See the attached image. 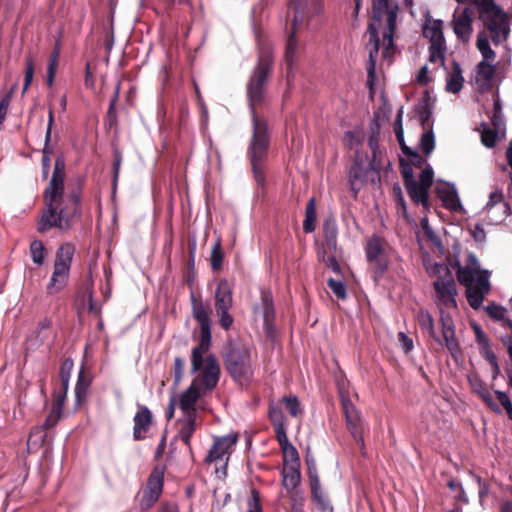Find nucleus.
<instances>
[{
    "mask_svg": "<svg viewBox=\"0 0 512 512\" xmlns=\"http://www.w3.org/2000/svg\"><path fill=\"white\" fill-rule=\"evenodd\" d=\"M327 286L337 298L344 300L347 297L346 287L342 281L329 278L327 280Z\"/></svg>",
    "mask_w": 512,
    "mask_h": 512,
    "instance_id": "nucleus-54",
    "label": "nucleus"
},
{
    "mask_svg": "<svg viewBox=\"0 0 512 512\" xmlns=\"http://www.w3.org/2000/svg\"><path fill=\"white\" fill-rule=\"evenodd\" d=\"M435 270L439 274L433 282L437 305L440 307V322L442 326V338L445 346L452 356L460 352V345L455 335L454 322L449 314H445L442 308L456 309V296L458 294L456 282L451 270L446 265H436Z\"/></svg>",
    "mask_w": 512,
    "mask_h": 512,
    "instance_id": "nucleus-3",
    "label": "nucleus"
},
{
    "mask_svg": "<svg viewBox=\"0 0 512 512\" xmlns=\"http://www.w3.org/2000/svg\"><path fill=\"white\" fill-rule=\"evenodd\" d=\"M485 22V25L491 34L492 42L495 45L500 44L502 40H505L508 37L510 29L503 14L497 17H489Z\"/></svg>",
    "mask_w": 512,
    "mask_h": 512,
    "instance_id": "nucleus-21",
    "label": "nucleus"
},
{
    "mask_svg": "<svg viewBox=\"0 0 512 512\" xmlns=\"http://www.w3.org/2000/svg\"><path fill=\"white\" fill-rule=\"evenodd\" d=\"M423 36L429 39L430 44H444L443 22L441 20H427L423 26Z\"/></svg>",
    "mask_w": 512,
    "mask_h": 512,
    "instance_id": "nucleus-26",
    "label": "nucleus"
},
{
    "mask_svg": "<svg viewBox=\"0 0 512 512\" xmlns=\"http://www.w3.org/2000/svg\"><path fill=\"white\" fill-rule=\"evenodd\" d=\"M497 140L498 133L495 129H485L481 134V141L488 148L494 147Z\"/></svg>",
    "mask_w": 512,
    "mask_h": 512,
    "instance_id": "nucleus-56",
    "label": "nucleus"
},
{
    "mask_svg": "<svg viewBox=\"0 0 512 512\" xmlns=\"http://www.w3.org/2000/svg\"><path fill=\"white\" fill-rule=\"evenodd\" d=\"M62 413L51 408L48 416L46 417L42 426L34 427L29 435V441L33 440L35 443L39 442L41 444L44 443L45 438L47 436V430L52 429L61 419Z\"/></svg>",
    "mask_w": 512,
    "mask_h": 512,
    "instance_id": "nucleus-23",
    "label": "nucleus"
},
{
    "mask_svg": "<svg viewBox=\"0 0 512 512\" xmlns=\"http://www.w3.org/2000/svg\"><path fill=\"white\" fill-rule=\"evenodd\" d=\"M34 76V63L32 58L26 59V69H25V77H24V85H23V91L22 93H25L29 86L32 83Z\"/></svg>",
    "mask_w": 512,
    "mask_h": 512,
    "instance_id": "nucleus-58",
    "label": "nucleus"
},
{
    "mask_svg": "<svg viewBox=\"0 0 512 512\" xmlns=\"http://www.w3.org/2000/svg\"><path fill=\"white\" fill-rule=\"evenodd\" d=\"M65 168L64 158L57 157L52 177L43 193L44 207L37 223L39 233H46L52 228L68 231L76 218L81 216L80 191L64 192Z\"/></svg>",
    "mask_w": 512,
    "mask_h": 512,
    "instance_id": "nucleus-2",
    "label": "nucleus"
},
{
    "mask_svg": "<svg viewBox=\"0 0 512 512\" xmlns=\"http://www.w3.org/2000/svg\"><path fill=\"white\" fill-rule=\"evenodd\" d=\"M489 272L481 270L478 272L476 285L466 287V298L470 307L474 310L482 306L485 296L490 292Z\"/></svg>",
    "mask_w": 512,
    "mask_h": 512,
    "instance_id": "nucleus-14",
    "label": "nucleus"
},
{
    "mask_svg": "<svg viewBox=\"0 0 512 512\" xmlns=\"http://www.w3.org/2000/svg\"><path fill=\"white\" fill-rule=\"evenodd\" d=\"M430 97L428 91H425L422 98L421 104L416 107V111L419 115L420 123L424 130L432 128L430 125V119L432 116V109L429 103Z\"/></svg>",
    "mask_w": 512,
    "mask_h": 512,
    "instance_id": "nucleus-33",
    "label": "nucleus"
},
{
    "mask_svg": "<svg viewBox=\"0 0 512 512\" xmlns=\"http://www.w3.org/2000/svg\"><path fill=\"white\" fill-rule=\"evenodd\" d=\"M322 10V0H290L288 5V15L293 13L291 32L288 35L285 62L287 69H292L298 48L296 33L302 28L303 24L312 16L319 14Z\"/></svg>",
    "mask_w": 512,
    "mask_h": 512,
    "instance_id": "nucleus-4",
    "label": "nucleus"
},
{
    "mask_svg": "<svg viewBox=\"0 0 512 512\" xmlns=\"http://www.w3.org/2000/svg\"><path fill=\"white\" fill-rule=\"evenodd\" d=\"M367 32L369 34V42L372 44L369 50V61L367 65L368 81L372 82L375 77L376 59L380 47V40L378 36V29L374 23H369Z\"/></svg>",
    "mask_w": 512,
    "mask_h": 512,
    "instance_id": "nucleus-22",
    "label": "nucleus"
},
{
    "mask_svg": "<svg viewBox=\"0 0 512 512\" xmlns=\"http://www.w3.org/2000/svg\"><path fill=\"white\" fill-rule=\"evenodd\" d=\"M273 428H274L276 439L280 445V448H282L283 446H287V444H289L290 442H289V439H288L287 433H286V425L277 426V427H273Z\"/></svg>",
    "mask_w": 512,
    "mask_h": 512,
    "instance_id": "nucleus-63",
    "label": "nucleus"
},
{
    "mask_svg": "<svg viewBox=\"0 0 512 512\" xmlns=\"http://www.w3.org/2000/svg\"><path fill=\"white\" fill-rule=\"evenodd\" d=\"M262 308H263V319L266 325H269L275 317L273 298L270 293H262L261 296Z\"/></svg>",
    "mask_w": 512,
    "mask_h": 512,
    "instance_id": "nucleus-41",
    "label": "nucleus"
},
{
    "mask_svg": "<svg viewBox=\"0 0 512 512\" xmlns=\"http://www.w3.org/2000/svg\"><path fill=\"white\" fill-rule=\"evenodd\" d=\"M447 487L452 491V492H455L456 495L454 496L455 500L462 503V504H468L469 503V499H468V496L461 484L460 481L456 480V479H453L451 478L448 482H447Z\"/></svg>",
    "mask_w": 512,
    "mask_h": 512,
    "instance_id": "nucleus-45",
    "label": "nucleus"
},
{
    "mask_svg": "<svg viewBox=\"0 0 512 512\" xmlns=\"http://www.w3.org/2000/svg\"><path fill=\"white\" fill-rule=\"evenodd\" d=\"M349 184L350 189L354 192L355 196L360 191L363 184V170L358 163H355L349 171Z\"/></svg>",
    "mask_w": 512,
    "mask_h": 512,
    "instance_id": "nucleus-38",
    "label": "nucleus"
},
{
    "mask_svg": "<svg viewBox=\"0 0 512 512\" xmlns=\"http://www.w3.org/2000/svg\"><path fill=\"white\" fill-rule=\"evenodd\" d=\"M203 391L198 386L191 383L189 388L182 392L179 406L184 415H197L195 405Z\"/></svg>",
    "mask_w": 512,
    "mask_h": 512,
    "instance_id": "nucleus-24",
    "label": "nucleus"
},
{
    "mask_svg": "<svg viewBox=\"0 0 512 512\" xmlns=\"http://www.w3.org/2000/svg\"><path fill=\"white\" fill-rule=\"evenodd\" d=\"M415 318H416L418 325L420 326V328L423 331H426L429 334V336L431 338H433L435 341H437L438 343H440V344L442 343L440 337L437 336V334L435 332L434 320H433L431 314L427 310H425L423 308L419 309L415 315Z\"/></svg>",
    "mask_w": 512,
    "mask_h": 512,
    "instance_id": "nucleus-29",
    "label": "nucleus"
},
{
    "mask_svg": "<svg viewBox=\"0 0 512 512\" xmlns=\"http://www.w3.org/2000/svg\"><path fill=\"white\" fill-rule=\"evenodd\" d=\"M190 302L193 318L200 327V341L192 349L191 353V372L198 371L203 364V354H206L211 346V320L209 316L210 306L205 304L200 295L191 293Z\"/></svg>",
    "mask_w": 512,
    "mask_h": 512,
    "instance_id": "nucleus-5",
    "label": "nucleus"
},
{
    "mask_svg": "<svg viewBox=\"0 0 512 512\" xmlns=\"http://www.w3.org/2000/svg\"><path fill=\"white\" fill-rule=\"evenodd\" d=\"M323 242L317 249V257H324L328 253L338 252V227L334 217H327L322 226Z\"/></svg>",
    "mask_w": 512,
    "mask_h": 512,
    "instance_id": "nucleus-15",
    "label": "nucleus"
},
{
    "mask_svg": "<svg viewBox=\"0 0 512 512\" xmlns=\"http://www.w3.org/2000/svg\"><path fill=\"white\" fill-rule=\"evenodd\" d=\"M198 372H200L199 375L195 377L192 383L203 392L213 390L217 386L221 374L220 365L215 355L203 356V364Z\"/></svg>",
    "mask_w": 512,
    "mask_h": 512,
    "instance_id": "nucleus-12",
    "label": "nucleus"
},
{
    "mask_svg": "<svg viewBox=\"0 0 512 512\" xmlns=\"http://www.w3.org/2000/svg\"><path fill=\"white\" fill-rule=\"evenodd\" d=\"M400 171L403 178V183L407 194L410 199H414L416 180L411 165L405 162L403 159L400 160Z\"/></svg>",
    "mask_w": 512,
    "mask_h": 512,
    "instance_id": "nucleus-31",
    "label": "nucleus"
},
{
    "mask_svg": "<svg viewBox=\"0 0 512 512\" xmlns=\"http://www.w3.org/2000/svg\"><path fill=\"white\" fill-rule=\"evenodd\" d=\"M435 193L447 210L457 212L462 209V205L454 185L449 183L437 185L435 187Z\"/></svg>",
    "mask_w": 512,
    "mask_h": 512,
    "instance_id": "nucleus-20",
    "label": "nucleus"
},
{
    "mask_svg": "<svg viewBox=\"0 0 512 512\" xmlns=\"http://www.w3.org/2000/svg\"><path fill=\"white\" fill-rule=\"evenodd\" d=\"M268 416L273 427L286 425V418L280 403L271 401L268 407Z\"/></svg>",
    "mask_w": 512,
    "mask_h": 512,
    "instance_id": "nucleus-39",
    "label": "nucleus"
},
{
    "mask_svg": "<svg viewBox=\"0 0 512 512\" xmlns=\"http://www.w3.org/2000/svg\"><path fill=\"white\" fill-rule=\"evenodd\" d=\"M215 312L219 319V325L225 331H228L233 323L234 318L230 314V309L233 306V286L225 278L219 280L217 288L215 290Z\"/></svg>",
    "mask_w": 512,
    "mask_h": 512,
    "instance_id": "nucleus-9",
    "label": "nucleus"
},
{
    "mask_svg": "<svg viewBox=\"0 0 512 512\" xmlns=\"http://www.w3.org/2000/svg\"><path fill=\"white\" fill-rule=\"evenodd\" d=\"M53 124H54V112L50 108L49 112H48V125H47L46 134H45V143H44V148L42 151V159H41L42 171H43V175L45 178H47L49 170H50V163H51L50 154L52 153V149L50 148L49 144L51 141V133H52Z\"/></svg>",
    "mask_w": 512,
    "mask_h": 512,
    "instance_id": "nucleus-25",
    "label": "nucleus"
},
{
    "mask_svg": "<svg viewBox=\"0 0 512 512\" xmlns=\"http://www.w3.org/2000/svg\"><path fill=\"white\" fill-rule=\"evenodd\" d=\"M281 450L285 463L290 462L291 465L299 466L300 458L298 451L291 443L287 444V446H283Z\"/></svg>",
    "mask_w": 512,
    "mask_h": 512,
    "instance_id": "nucleus-50",
    "label": "nucleus"
},
{
    "mask_svg": "<svg viewBox=\"0 0 512 512\" xmlns=\"http://www.w3.org/2000/svg\"><path fill=\"white\" fill-rule=\"evenodd\" d=\"M273 69V54L269 48L259 50L258 61L246 85V95L252 117L253 133L247 149L254 179L259 186L265 184L264 162L267 159L270 135L266 120L256 112L266 98V85Z\"/></svg>",
    "mask_w": 512,
    "mask_h": 512,
    "instance_id": "nucleus-1",
    "label": "nucleus"
},
{
    "mask_svg": "<svg viewBox=\"0 0 512 512\" xmlns=\"http://www.w3.org/2000/svg\"><path fill=\"white\" fill-rule=\"evenodd\" d=\"M89 386L90 380L86 378L83 369H81L75 386V397L78 404L85 401Z\"/></svg>",
    "mask_w": 512,
    "mask_h": 512,
    "instance_id": "nucleus-40",
    "label": "nucleus"
},
{
    "mask_svg": "<svg viewBox=\"0 0 512 512\" xmlns=\"http://www.w3.org/2000/svg\"><path fill=\"white\" fill-rule=\"evenodd\" d=\"M156 512H179V507L176 502L173 501H163Z\"/></svg>",
    "mask_w": 512,
    "mask_h": 512,
    "instance_id": "nucleus-64",
    "label": "nucleus"
},
{
    "mask_svg": "<svg viewBox=\"0 0 512 512\" xmlns=\"http://www.w3.org/2000/svg\"><path fill=\"white\" fill-rule=\"evenodd\" d=\"M477 7L480 13V17H485V21L489 17H497L502 15L500 8L495 4L494 0H478Z\"/></svg>",
    "mask_w": 512,
    "mask_h": 512,
    "instance_id": "nucleus-35",
    "label": "nucleus"
},
{
    "mask_svg": "<svg viewBox=\"0 0 512 512\" xmlns=\"http://www.w3.org/2000/svg\"><path fill=\"white\" fill-rule=\"evenodd\" d=\"M283 481L282 484L288 491V493H293L296 487L300 484L301 474L299 471V466L290 465L288 468H284L283 472Z\"/></svg>",
    "mask_w": 512,
    "mask_h": 512,
    "instance_id": "nucleus-30",
    "label": "nucleus"
},
{
    "mask_svg": "<svg viewBox=\"0 0 512 512\" xmlns=\"http://www.w3.org/2000/svg\"><path fill=\"white\" fill-rule=\"evenodd\" d=\"M495 395H496V398H497L499 404L506 411L508 418L512 421V402H511L509 396L505 392H502L499 390L495 391Z\"/></svg>",
    "mask_w": 512,
    "mask_h": 512,
    "instance_id": "nucleus-55",
    "label": "nucleus"
},
{
    "mask_svg": "<svg viewBox=\"0 0 512 512\" xmlns=\"http://www.w3.org/2000/svg\"><path fill=\"white\" fill-rule=\"evenodd\" d=\"M337 253H328L324 257H317L318 260L325 264V266L331 269L334 273L341 274V266L337 260Z\"/></svg>",
    "mask_w": 512,
    "mask_h": 512,
    "instance_id": "nucleus-53",
    "label": "nucleus"
},
{
    "mask_svg": "<svg viewBox=\"0 0 512 512\" xmlns=\"http://www.w3.org/2000/svg\"><path fill=\"white\" fill-rule=\"evenodd\" d=\"M133 422V439L135 441L144 440L153 425V416L148 407L138 406Z\"/></svg>",
    "mask_w": 512,
    "mask_h": 512,
    "instance_id": "nucleus-17",
    "label": "nucleus"
},
{
    "mask_svg": "<svg viewBox=\"0 0 512 512\" xmlns=\"http://www.w3.org/2000/svg\"><path fill=\"white\" fill-rule=\"evenodd\" d=\"M75 254V246L66 242L60 245L55 254L53 272L46 286L48 295L61 292L68 284L72 260Z\"/></svg>",
    "mask_w": 512,
    "mask_h": 512,
    "instance_id": "nucleus-7",
    "label": "nucleus"
},
{
    "mask_svg": "<svg viewBox=\"0 0 512 512\" xmlns=\"http://www.w3.org/2000/svg\"><path fill=\"white\" fill-rule=\"evenodd\" d=\"M472 385L474 390L477 392L478 396L492 411L499 414L502 413V410L493 400L492 394L489 392V390L482 381L478 380Z\"/></svg>",
    "mask_w": 512,
    "mask_h": 512,
    "instance_id": "nucleus-34",
    "label": "nucleus"
},
{
    "mask_svg": "<svg viewBox=\"0 0 512 512\" xmlns=\"http://www.w3.org/2000/svg\"><path fill=\"white\" fill-rule=\"evenodd\" d=\"M477 49L485 60H494L496 57L495 52L491 49L488 37L483 33H479L476 41Z\"/></svg>",
    "mask_w": 512,
    "mask_h": 512,
    "instance_id": "nucleus-42",
    "label": "nucleus"
},
{
    "mask_svg": "<svg viewBox=\"0 0 512 512\" xmlns=\"http://www.w3.org/2000/svg\"><path fill=\"white\" fill-rule=\"evenodd\" d=\"M457 279L465 287L471 286L474 281V272L469 267H459L457 270Z\"/></svg>",
    "mask_w": 512,
    "mask_h": 512,
    "instance_id": "nucleus-52",
    "label": "nucleus"
},
{
    "mask_svg": "<svg viewBox=\"0 0 512 512\" xmlns=\"http://www.w3.org/2000/svg\"><path fill=\"white\" fill-rule=\"evenodd\" d=\"M421 150L425 155L431 154L435 147L434 134L432 128L426 129L421 136Z\"/></svg>",
    "mask_w": 512,
    "mask_h": 512,
    "instance_id": "nucleus-46",
    "label": "nucleus"
},
{
    "mask_svg": "<svg viewBox=\"0 0 512 512\" xmlns=\"http://www.w3.org/2000/svg\"><path fill=\"white\" fill-rule=\"evenodd\" d=\"M453 31L458 40L467 43L473 32L472 16L468 8L463 9L459 14L455 13L453 17Z\"/></svg>",
    "mask_w": 512,
    "mask_h": 512,
    "instance_id": "nucleus-19",
    "label": "nucleus"
},
{
    "mask_svg": "<svg viewBox=\"0 0 512 512\" xmlns=\"http://www.w3.org/2000/svg\"><path fill=\"white\" fill-rule=\"evenodd\" d=\"M247 512H263L260 504V494L256 489L251 490V497L248 500Z\"/></svg>",
    "mask_w": 512,
    "mask_h": 512,
    "instance_id": "nucleus-60",
    "label": "nucleus"
},
{
    "mask_svg": "<svg viewBox=\"0 0 512 512\" xmlns=\"http://www.w3.org/2000/svg\"><path fill=\"white\" fill-rule=\"evenodd\" d=\"M122 163V154L118 149L113 151V187L117 186L119 179L120 167Z\"/></svg>",
    "mask_w": 512,
    "mask_h": 512,
    "instance_id": "nucleus-57",
    "label": "nucleus"
},
{
    "mask_svg": "<svg viewBox=\"0 0 512 512\" xmlns=\"http://www.w3.org/2000/svg\"><path fill=\"white\" fill-rule=\"evenodd\" d=\"M365 251L367 261L374 267V273L381 277L388 268V243L382 237L373 235L367 240Z\"/></svg>",
    "mask_w": 512,
    "mask_h": 512,
    "instance_id": "nucleus-11",
    "label": "nucleus"
},
{
    "mask_svg": "<svg viewBox=\"0 0 512 512\" xmlns=\"http://www.w3.org/2000/svg\"><path fill=\"white\" fill-rule=\"evenodd\" d=\"M477 73L483 80L490 81L495 74V68L488 63V60L483 59L477 65Z\"/></svg>",
    "mask_w": 512,
    "mask_h": 512,
    "instance_id": "nucleus-51",
    "label": "nucleus"
},
{
    "mask_svg": "<svg viewBox=\"0 0 512 512\" xmlns=\"http://www.w3.org/2000/svg\"><path fill=\"white\" fill-rule=\"evenodd\" d=\"M237 435H226L222 437H216L214 439L213 446L209 450L205 461L212 463L218 460H222L225 455L230 454V449L237 443Z\"/></svg>",
    "mask_w": 512,
    "mask_h": 512,
    "instance_id": "nucleus-18",
    "label": "nucleus"
},
{
    "mask_svg": "<svg viewBox=\"0 0 512 512\" xmlns=\"http://www.w3.org/2000/svg\"><path fill=\"white\" fill-rule=\"evenodd\" d=\"M196 417L197 415H184V419L180 420L178 436L188 448H191V438L196 430Z\"/></svg>",
    "mask_w": 512,
    "mask_h": 512,
    "instance_id": "nucleus-27",
    "label": "nucleus"
},
{
    "mask_svg": "<svg viewBox=\"0 0 512 512\" xmlns=\"http://www.w3.org/2000/svg\"><path fill=\"white\" fill-rule=\"evenodd\" d=\"M445 52H446V45L444 44H430L429 46V61L430 62H437L441 61V63H444L445 59Z\"/></svg>",
    "mask_w": 512,
    "mask_h": 512,
    "instance_id": "nucleus-49",
    "label": "nucleus"
},
{
    "mask_svg": "<svg viewBox=\"0 0 512 512\" xmlns=\"http://www.w3.org/2000/svg\"><path fill=\"white\" fill-rule=\"evenodd\" d=\"M397 13V4H392L389 0H372L370 23L380 25L384 15H386L387 31L384 32L383 38L387 41V46L384 53H386L390 47H393V35L396 28Z\"/></svg>",
    "mask_w": 512,
    "mask_h": 512,
    "instance_id": "nucleus-10",
    "label": "nucleus"
},
{
    "mask_svg": "<svg viewBox=\"0 0 512 512\" xmlns=\"http://www.w3.org/2000/svg\"><path fill=\"white\" fill-rule=\"evenodd\" d=\"M224 365L234 381L243 385L253 377L249 348L241 342L229 341L223 349Z\"/></svg>",
    "mask_w": 512,
    "mask_h": 512,
    "instance_id": "nucleus-6",
    "label": "nucleus"
},
{
    "mask_svg": "<svg viewBox=\"0 0 512 512\" xmlns=\"http://www.w3.org/2000/svg\"><path fill=\"white\" fill-rule=\"evenodd\" d=\"M464 78L462 76V69L458 62H452V71L447 77L446 90L450 93H458L463 87Z\"/></svg>",
    "mask_w": 512,
    "mask_h": 512,
    "instance_id": "nucleus-28",
    "label": "nucleus"
},
{
    "mask_svg": "<svg viewBox=\"0 0 512 512\" xmlns=\"http://www.w3.org/2000/svg\"><path fill=\"white\" fill-rule=\"evenodd\" d=\"M165 466L157 464L148 476L147 482L135 496V503L141 512L149 511L163 493Z\"/></svg>",
    "mask_w": 512,
    "mask_h": 512,
    "instance_id": "nucleus-8",
    "label": "nucleus"
},
{
    "mask_svg": "<svg viewBox=\"0 0 512 512\" xmlns=\"http://www.w3.org/2000/svg\"><path fill=\"white\" fill-rule=\"evenodd\" d=\"M317 221L316 200L310 198L306 204L305 219L303 221V230L309 234L315 231Z\"/></svg>",
    "mask_w": 512,
    "mask_h": 512,
    "instance_id": "nucleus-32",
    "label": "nucleus"
},
{
    "mask_svg": "<svg viewBox=\"0 0 512 512\" xmlns=\"http://www.w3.org/2000/svg\"><path fill=\"white\" fill-rule=\"evenodd\" d=\"M30 254L35 264L42 265L44 263L46 249L41 240L36 239L30 243Z\"/></svg>",
    "mask_w": 512,
    "mask_h": 512,
    "instance_id": "nucleus-43",
    "label": "nucleus"
},
{
    "mask_svg": "<svg viewBox=\"0 0 512 512\" xmlns=\"http://www.w3.org/2000/svg\"><path fill=\"white\" fill-rule=\"evenodd\" d=\"M485 310L487 314L496 321H501L504 319L506 310L500 305L491 304L486 306Z\"/></svg>",
    "mask_w": 512,
    "mask_h": 512,
    "instance_id": "nucleus-59",
    "label": "nucleus"
},
{
    "mask_svg": "<svg viewBox=\"0 0 512 512\" xmlns=\"http://www.w3.org/2000/svg\"><path fill=\"white\" fill-rule=\"evenodd\" d=\"M67 391H68V389H65L62 386H59V388L54 391L53 403H52L53 410H56V411H59L62 413L64 404H65L66 398H67Z\"/></svg>",
    "mask_w": 512,
    "mask_h": 512,
    "instance_id": "nucleus-48",
    "label": "nucleus"
},
{
    "mask_svg": "<svg viewBox=\"0 0 512 512\" xmlns=\"http://www.w3.org/2000/svg\"><path fill=\"white\" fill-rule=\"evenodd\" d=\"M433 179V169L427 166L419 175V183L416 181L414 199H411L414 204H421L426 211L430 209L429 189L433 184Z\"/></svg>",
    "mask_w": 512,
    "mask_h": 512,
    "instance_id": "nucleus-16",
    "label": "nucleus"
},
{
    "mask_svg": "<svg viewBox=\"0 0 512 512\" xmlns=\"http://www.w3.org/2000/svg\"><path fill=\"white\" fill-rule=\"evenodd\" d=\"M184 360L180 357H176L174 360L173 373H174V384L178 385L182 380L184 373Z\"/></svg>",
    "mask_w": 512,
    "mask_h": 512,
    "instance_id": "nucleus-62",
    "label": "nucleus"
},
{
    "mask_svg": "<svg viewBox=\"0 0 512 512\" xmlns=\"http://www.w3.org/2000/svg\"><path fill=\"white\" fill-rule=\"evenodd\" d=\"M59 59H60V44H59V42H57L55 44V47H54L50 57H49V64H48V69H47V80H46L48 87H52V85L54 83L55 73H56V69L59 64Z\"/></svg>",
    "mask_w": 512,
    "mask_h": 512,
    "instance_id": "nucleus-36",
    "label": "nucleus"
},
{
    "mask_svg": "<svg viewBox=\"0 0 512 512\" xmlns=\"http://www.w3.org/2000/svg\"><path fill=\"white\" fill-rule=\"evenodd\" d=\"M311 491V499L312 501L322 510L325 511L328 507V502L326 501L322 488Z\"/></svg>",
    "mask_w": 512,
    "mask_h": 512,
    "instance_id": "nucleus-61",
    "label": "nucleus"
},
{
    "mask_svg": "<svg viewBox=\"0 0 512 512\" xmlns=\"http://www.w3.org/2000/svg\"><path fill=\"white\" fill-rule=\"evenodd\" d=\"M282 403L285 405V408L288 410L289 414L292 417H297L299 414L302 413V410L300 408V402L296 396H284L282 398Z\"/></svg>",
    "mask_w": 512,
    "mask_h": 512,
    "instance_id": "nucleus-47",
    "label": "nucleus"
},
{
    "mask_svg": "<svg viewBox=\"0 0 512 512\" xmlns=\"http://www.w3.org/2000/svg\"><path fill=\"white\" fill-rule=\"evenodd\" d=\"M341 404L342 411L345 416L346 427L348 431L351 433L355 442L359 445L361 449L364 448V423L360 416L359 411L356 409L354 404L351 402L348 396H345L341 393Z\"/></svg>",
    "mask_w": 512,
    "mask_h": 512,
    "instance_id": "nucleus-13",
    "label": "nucleus"
},
{
    "mask_svg": "<svg viewBox=\"0 0 512 512\" xmlns=\"http://www.w3.org/2000/svg\"><path fill=\"white\" fill-rule=\"evenodd\" d=\"M73 360L71 358H66L62 361L59 371V380H60V386L64 387L65 389H68L69 387V380L71 376V372L73 370Z\"/></svg>",
    "mask_w": 512,
    "mask_h": 512,
    "instance_id": "nucleus-44",
    "label": "nucleus"
},
{
    "mask_svg": "<svg viewBox=\"0 0 512 512\" xmlns=\"http://www.w3.org/2000/svg\"><path fill=\"white\" fill-rule=\"evenodd\" d=\"M223 260H224V252L222 248V242L221 239L218 238L211 250L210 254V264L211 268L214 272H218L223 267Z\"/></svg>",
    "mask_w": 512,
    "mask_h": 512,
    "instance_id": "nucleus-37",
    "label": "nucleus"
}]
</instances>
